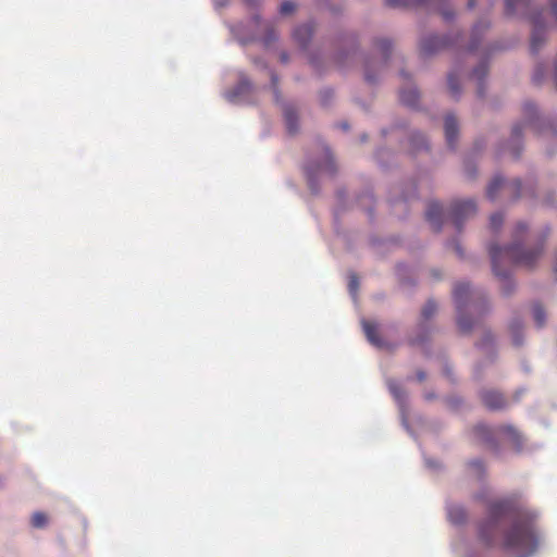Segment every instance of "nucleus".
<instances>
[{
	"mask_svg": "<svg viewBox=\"0 0 557 557\" xmlns=\"http://www.w3.org/2000/svg\"><path fill=\"white\" fill-rule=\"evenodd\" d=\"M548 1L550 4L552 12H553L555 18H557V0H548Z\"/></svg>",
	"mask_w": 557,
	"mask_h": 557,
	"instance_id": "39",
	"label": "nucleus"
},
{
	"mask_svg": "<svg viewBox=\"0 0 557 557\" xmlns=\"http://www.w3.org/2000/svg\"><path fill=\"white\" fill-rule=\"evenodd\" d=\"M488 26H490V24L486 22H479L478 24L474 25V27L472 29V42L470 44V46L468 48L469 51H474L476 49L479 36L481 35V33L486 30L488 28Z\"/></svg>",
	"mask_w": 557,
	"mask_h": 557,
	"instance_id": "19",
	"label": "nucleus"
},
{
	"mask_svg": "<svg viewBox=\"0 0 557 557\" xmlns=\"http://www.w3.org/2000/svg\"><path fill=\"white\" fill-rule=\"evenodd\" d=\"M513 156H515L516 158H518V157H519V152H513Z\"/></svg>",
	"mask_w": 557,
	"mask_h": 557,
	"instance_id": "52",
	"label": "nucleus"
},
{
	"mask_svg": "<svg viewBox=\"0 0 557 557\" xmlns=\"http://www.w3.org/2000/svg\"><path fill=\"white\" fill-rule=\"evenodd\" d=\"M362 326L368 341L374 346L381 347L382 341L379 335L377 326L369 321H363Z\"/></svg>",
	"mask_w": 557,
	"mask_h": 557,
	"instance_id": "15",
	"label": "nucleus"
},
{
	"mask_svg": "<svg viewBox=\"0 0 557 557\" xmlns=\"http://www.w3.org/2000/svg\"><path fill=\"white\" fill-rule=\"evenodd\" d=\"M448 88L453 97L457 98L460 95V86L456 73H449L447 77Z\"/></svg>",
	"mask_w": 557,
	"mask_h": 557,
	"instance_id": "21",
	"label": "nucleus"
},
{
	"mask_svg": "<svg viewBox=\"0 0 557 557\" xmlns=\"http://www.w3.org/2000/svg\"><path fill=\"white\" fill-rule=\"evenodd\" d=\"M388 388L391 394L399 404L405 401V392L396 382H388Z\"/></svg>",
	"mask_w": 557,
	"mask_h": 557,
	"instance_id": "25",
	"label": "nucleus"
},
{
	"mask_svg": "<svg viewBox=\"0 0 557 557\" xmlns=\"http://www.w3.org/2000/svg\"><path fill=\"white\" fill-rule=\"evenodd\" d=\"M321 171L327 172L331 175L335 173V165L327 149L325 150V160L323 163H319L315 169L307 168L308 183L312 191H315L314 175Z\"/></svg>",
	"mask_w": 557,
	"mask_h": 557,
	"instance_id": "10",
	"label": "nucleus"
},
{
	"mask_svg": "<svg viewBox=\"0 0 557 557\" xmlns=\"http://www.w3.org/2000/svg\"><path fill=\"white\" fill-rule=\"evenodd\" d=\"M493 338H492V335L488 333V334H485L484 336V339H483V343L481 344L482 346L483 345H487L490 343H492Z\"/></svg>",
	"mask_w": 557,
	"mask_h": 557,
	"instance_id": "40",
	"label": "nucleus"
},
{
	"mask_svg": "<svg viewBox=\"0 0 557 557\" xmlns=\"http://www.w3.org/2000/svg\"><path fill=\"white\" fill-rule=\"evenodd\" d=\"M417 377L421 382V381H423L425 379V373L423 371H418L417 372Z\"/></svg>",
	"mask_w": 557,
	"mask_h": 557,
	"instance_id": "42",
	"label": "nucleus"
},
{
	"mask_svg": "<svg viewBox=\"0 0 557 557\" xmlns=\"http://www.w3.org/2000/svg\"><path fill=\"white\" fill-rule=\"evenodd\" d=\"M532 35H531V51L537 53L542 46L546 42L547 27L542 16V12L531 16Z\"/></svg>",
	"mask_w": 557,
	"mask_h": 557,
	"instance_id": "7",
	"label": "nucleus"
},
{
	"mask_svg": "<svg viewBox=\"0 0 557 557\" xmlns=\"http://www.w3.org/2000/svg\"><path fill=\"white\" fill-rule=\"evenodd\" d=\"M284 117L288 133L295 134L298 131V117L295 109L292 107H286L284 109Z\"/></svg>",
	"mask_w": 557,
	"mask_h": 557,
	"instance_id": "16",
	"label": "nucleus"
},
{
	"mask_svg": "<svg viewBox=\"0 0 557 557\" xmlns=\"http://www.w3.org/2000/svg\"><path fill=\"white\" fill-rule=\"evenodd\" d=\"M481 400L490 410H502L507 406L504 395L493 389L483 391L481 393Z\"/></svg>",
	"mask_w": 557,
	"mask_h": 557,
	"instance_id": "9",
	"label": "nucleus"
},
{
	"mask_svg": "<svg viewBox=\"0 0 557 557\" xmlns=\"http://www.w3.org/2000/svg\"><path fill=\"white\" fill-rule=\"evenodd\" d=\"M555 83H556V86H557V62H556V65H555Z\"/></svg>",
	"mask_w": 557,
	"mask_h": 557,
	"instance_id": "47",
	"label": "nucleus"
},
{
	"mask_svg": "<svg viewBox=\"0 0 557 557\" xmlns=\"http://www.w3.org/2000/svg\"><path fill=\"white\" fill-rule=\"evenodd\" d=\"M436 304L433 300H429L422 308V317L428 320L432 318L436 312Z\"/></svg>",
	"mask_w": 557,
	"mask_h": 557,
	"instance_id": "26",
	"label": "nucleus"
},
{
	"mask_svg": "<svg viewBox=\"0 0 557 557\" xmlns=\"http://www.w3.org/2000/svg\"><path fill=\"white\" fill-rule=\"evenodd\" d=\"M426 0H385V3L393 8L411 7L423 4Z\"/></svg>",
	"mask_w": 557,
	"mask_h": 557,
	"instance_id": "24",
	"label": "nucleus"
},
{
	"mask_svg": "<svg viewBox=\"0 0 557 557\" xmlns=\"http://www.w3.org/2000/svg\"><path fill=\"white\" fill-rule=\"evenodd\" d=\"M469 468L473 471L474 474H476L479 476L484 473V465L479 459L470 461Z\"/></svg>",
	"mask_w": 557,
	"mask_h": 557,
	"instance_id": "33",
	"label": "nucleus"
},
{
	"mask_svg": "<svg viewBox=\"0 0 557 557\" xmlns=\"http://www.w3.org/2000/svg\"><path fill=\"white\" fill-rule=\"evenodd\" d=\"M296 10V3L292 0H285L280 8L281 14H290Z\"/></svg>",
	"mask_w": 557,
	"mask_h": 557,
	"instance_id": "32",
	"label": "nucleus"
},
{
	"mask_svg": "<svg viewBox=\"0 0 557 557\" xmlns=\"http://www.w3.org/2000/svg\"><path fill=\"white\" fill-rule=\"evenodd\" d=\"M530 4V0H506L505 12L507 15H513L518 11L525 10Z\"/></svg>",
	"mask_w": 557,
	"mask_h": 557,
	"instance_id": "18",
	"label": "nucleus"
},
{
	"mask_svg": "<svg viewBox=\"0 0 557 557\" xmlns=\"http://www.w3.org/2000/svg\"><path fill=\"white\" fill-rule=\"evenodd\" d=\"M488 518L480 524L479 536L488 547L530 557L539 548L537 513L524 506L518 495L488 504Z\"/></svg>",
	"mask_w": 557,
	"mask_h": 557,
	"instance_id": "1",
	"label": "nucleus"
},
{
	"mask_svg": "<svg viewBox=\"0 0 557 557\" xmlns=\"http://www.w3.org/2000/svg\"><path fill=\"white\" fill-rule=\"evenodd\" d=\"M30 523L36 529H42L48 524V517L45 512L37 511L32 516Z\"/></svg>",
	"mask_w": 557,
	"mask_h": 557,
	"instance_id": "23",
	"label": "nucleus"
},
{
	"mask_svg": "<svg viewBox=\"0 0 557 557\" xmlns=\"http://www.w3.org/2000/svg\"><path fill=\"white\" fill-rule=\"evenodd\" d=\"M343 128H344V129H347V128H348V125H347V124H343Z\"/></svg>",
	"mask_w": 557,
	"mask_h": 557,
	"instance_id": "51",
	"label": "nucleus"
},
{
	"mask_svg": "<svg viewBox=\"0 0 557 557\" xmlns=\"http://www.w3.org/2000/svg\"><path fill=\"white\" fill-rule=\"evenodd\" d=\"M475 213L476 205L473 200H458L451 203L449 214L456 227L460 230L462 222L473 216Z\"/></svg>",
	"mask_w": 557,
	"mask_h": 557,
	"instance_id": "6",
	"label": "nucleus"
},
{
	"mask_svg": "<svg viewBox=\"0 0 557 557\" xmlns=\"http://www.w3.org/2000/svg\"><path fill=\"white\" fill-rule=\"evenodd\" d=\"M504 223V216L500 213H494L490 218V227L492 231L496 232L500 228Z\"/></svg>",
	"mask_w": 557,
	"mask_h": 557,
	"instance_id": "27",
	"label": "nucleus"
},
{
	"mask_svg": "<svg viewBox=\"0 0 557 557\" xmlns=\"http://www.w3.org/2000/svg\"><path fill=\"white\" fill-rule=\"evenodd\" d=\"M445 136L449 147H454L458 135V123L454 115L448 114L445 117Z\"/></svg>",
	"mask_w": 557,
	"mask_h": 557,
	"instance_id": "12",
	"label": "nucleus"
},
{
	"mask_svg": "<svg viewBox=\"0 0 557 557\" xmlns=\"http://www.w3.org/2000/svg\"><path fill=\"white\" fill-rule=\"evenodd\" d=\"M359 287L358 277L356 275H351L348 283V288L351 294H356Z\"/></svg>",
	"mask_w": 557,
	"mask_h": 557,
	"instance_id": "34",
	"label": "nucleus"
},
{
	"mask_svg": "<svg viewBox=\"0 0 557 557\" xmlns=\"http://www.w3.org/2000/svg\"><path fill=\"white\" fill-rule=\"evenodd\" d=\"M322 101L325 102L326 97H331V91L326 90L322 94Z\"/></svg>",
	"mask_w": 557,
	"mask_h": 557,
	"instance_id": "44",
	"label": "nucleus"
},
{
	"mask_svg": "<svg viewBox=\"0 0 557 557\" xmlns=\"http://www.w3.org/2000/svg\"><path fill=\"white\" fill-rule=\"evenodd\" d=\"M528 233V226L519 222L512 231V243L509 246L500 247L498 245L490 246V256L494 274L504 280L506 284H510L509 268L510 265H522L532 268L540 259L543 249V240L533 248H524L523 240Z\"/></svg>",
	"mask_w": 557,
	"mask_h": 557,
	"instance_id": "2",
	"label": "nucleus"
},
{
	"mask_svg": "<svg viewBox=\"0 0 557 557\" xmlns=\"http://www.w3.org/2000/svg\"><path fill=\"white\" fill-rule=\"evenodd\" d=\"M532 314L537 327H543L546 323V312L541 304L532 306Z\"/></svg>",
	"mask_w": 557,
	"mask_h": 557,
	"instance_id": "20",
	"label": "nucleus"
},
{
	"mask_svg": "<svg viewBox=\"0 0 557 557\" xmlns=\"http://www.w3.org/2000/svg\"><path fill=\"white\" fill-rule=\"evenodd\" d=\"M503 288H504V293H505V294H508V293L510 292V290H509V289H507L506 287H503Z\"/></svg>",
	"mask_w": 557,
	"mask_h": 557,
	"instance_id": "50",
	"label": "nucleus"
},
{
	"mask_svg": "<svg viewBox=\"0 0 557 557\" xmlns=\"http://www.w3.org/2000/svg\"><path fill=\"white\" fill-rule=\"evenodd\" d=\"M472 432L474 441L478 444H481L493 451L498 450L496 435L504 436L517 450H521L523 445L522 435L512 425H502L497 429H492L485 424H476Z\"/></svg>",
	"mask_w": 557,
	"mask_h": 557,
	"instance_id": "4",
	"label": "nucleus"
},
{
	"mask_svg": "<svg viewBox=\"0 0 557 557\" xmlns=\"http://www.w3.org/2000/svg\"><path fill=\"white\" fill-rule=\"evenodd\" d=\"M454 300L457 309V324L462 333L470 332L487 310L485 299L473 292L468 283L460 282L454 287Z\"/></svg>",
	"mask_w": 557,
	"mask_h": 557,
	"instance_id": "3",
	"label": "nucleus"
},
{
	"mask_svg": "<svg viewBox=\"0 0 557 557\" xmlns=\"http://www.w3.org/2000/svg\"><path fill=\"white\" fill-rule=\"evenodd\" d=\"M475 1H476V0H469V2H468V7H469L470 9H472V8L474 7V4H475Z\"/></svg>",
	"mask_w": 557,
	"mask_h": 557,
	"instance_id": "46",
	"label": "nucleus"
},
{
	"mask_svg": "<svg viewBox=\"0 0 557 557\" xmlns=\"http://www.w3.org/2000/svg\"><path fill=\"white\" fill-rule=\"evenodd\" d=\"M271 39H275V36H274V35H272V34L270 35V37H269V39L267 40V42H268V41H270Z\"/></svg>",
	"mask_w": 557,
	"mask_h": 557,
	"instance_id": "49",
	"label": "nucleus"
},
{
	"mask_svg": "<svg viewBox=\"0 0 557 557\" xmlns=\"http://www.w3.org/2000/svg\"><path fill=\"white\" fill-rule=\"evenodd\" d=\"M448 519L454 524H462L467 520V512L460 505H450L447 508Z\"/></svg>",
	"mask_w": 557,
	"mask_h": 557,
	"instance_id": "14",
	"label": "nucleus"
},
{
	"mask_svg": "<svg viewBox=\"0 0 557 557\" xmlns=\"http://www.w3.org/2000/svg\"><path fill=\"white\" fill-rule=\"evenodd\" d=\"M250 87H251L250 82L246 78H243L239 82L238 86L236 87V90H235L233 97L240 96V95L245 94L246 91H248L250 89Z\"/></svg>",
	"mask_w": 557,
	"mask_h": 557,
	"instance_id": "30",
	"label": "nucleus"
},
{
	"mask_svg": "<svg viewBox=\"0 0 557 557\" xmlns=\"http://www.w3.org/2000/svg\"><path fill=\"white\" fill-rule=\"evenodd\" d=\"M523 113L525 119H528L529 123L533 122V116L536 113V108L533 103L527 102L523 106Z\"/></svg>",
	"mask_w": 557,
	"mask_h": 557,
	"instance_id": "31",
	"label": "nucleus"
},
{
	"mask_svg": "<svg viewBox=\"0 0 557 557\" xmlns=\"http://www.w3.org/2000/svg\"><path fill=\"white\" fill-rule=\"evenodd\" d=\"M313 35V27L310 24H305L294 30L295 40L302 47H306Z\"/></svg>",
	"mask_w": 557,
	"mask_h": 557,
	"instance_id": "13",
	"label": "nucleus"
},
{
	"mask_svg": "<svg viewBox=\"0 0 557 557\" xmlns=\"http://www.w3.org/2000/svg\"><path fill=\"white\" fill-rule=\"evenodd\" d=\"M543 75H544L543 70L541 67L536 69L534 76H533V82L535 84H540L542 82Z\"/></svg>",
	"mask_w": 557,
	"mask_h": 557,
	"instance_id": "36",
	"label": "nucleus"
},
{
	"mask_svg": "<svg viewBox=\"0 0 557 557\" xmlns=\"http://www.w3.org/2000/svg\"><path fill=\"white\" fill-rule=\"evenodd\" d=\"M487 74V66L485 63H481L479 66H476L472 72V77L476 78L479 83L481 84V81L486 76ZM478 94L480 97L483 96L482 94V87L479 86Z\"/></svg>",
	"mask_w": 557,
	"mask_h": 557,
	"instance_id": "22",
	"label": "nucleus"
},
{
	"mask_svg": "<svg viewBox=\"0 0 557 557\" xmlns=\"http://www.w3.org/2000/svg\"><path fill=\"white\" fill-rule=\"evenodd\" d=\"M455 250H456V252H457L460 257H462V256H463L462 250H461V248H460V245H459V244H456V245H455Z\"/></svg>",
	"mask_w": 557,
	"mask_h": 557,
	"instance_id": "43",
	"label": "nucleus"
},
{
	"mask_svg": "<svg viewBox=\"0 0 557 557\" xmlns=\"http://www.w3.org/2000/svg\"><path fill=\"white\" fill-rule=\"evenodd\" d=\"M417 137L419 138V140H420V143H421V144H424V138H423V136H422V135H418Z\"/></svg>",
	"mask_w": 557,
	"mask_h": 557,
	"instance_id": "48",
	"label": "nucleus"
},
{
	"mask_svg": "<svg viewBox=\"0 0 557 557\" xmlns=\"http://www.w3.org/2000/svg\"><path fill=\"white\" fill-rule=\"evenodd\" d=\"M376 47L381 51L382 55L387 59L388 52L392 48V44L387 39H380L376 41Z\"/></svg>",
	"mask_w": 557,
	"mask_h": 557,
	"instance_id": "29",
	"label": "nucleus"
},
{
	"mask_svg": "<svg viewBox=\"0 0 557 557\" xmlns=\"http://www.w3.org/2000/svg\"><path fill=\"white\" fill-rule=\"evenodd\" d=\"M453 45L445 37L429 36L421 40L420 52L426 57Z\"/></svg>",
	"mask_w": 557,
	"mask_h": 557,
	"instance_id": "8",
	"label": "nucleus"
},
{
	"mask_svg": "<svg viewBox=\"0 0 557 557\" xmlns=\"http://www.w3.org/2000/svg\"><path fill=\"white\" fill-rule=\"evenodd\" d=\"M510 331L512 334L513 344L517 346L521 345L522 344L521 325L519 323L515 322L510 325Z\"/></svg>",
	"mask_w": 557,
	"mask_h": 557,
	"instance_id": "28",
	"label": "nucleus"
},
{
	"mask_svg": "<svg viewBox=\"0 0 557 557\" xmlns=\"http://www.w3.org/2000/svg\"><path fill=\"white\" fill-rule=\"evenodd\" d=\"M281 60H282V62H284V63H285V62H287V54H286L285 52H282V53H281Z\"/></svg>",
	"mask_w": 557,
	"mask_h": 557,
	"instance_id": "45",
	"label": "nucleus"
},
{
	"mask_svg": "<svg viewBox=\"0 0 557 557\" xmlns=\"http://www.w3.org/2000/svg\"><path fill=\"white\" fill-rule=\"evenodd\" d=\"M271 81H272V87H273V90H274V94L276 96V100L278 99V94H277V77L274 73H271Z\"/></svg>",
	"mask_w": 557,
	"mask_h": 557,
	"instance_id": "38",
	"label": "nucleus"
},
{
	"mask_svg": "<svg viewBox=\"0 0 557 557\" xmlns=\"http://www.w3.org/2000/svg\"><path fill=\"white\" fill-rule=\"evenodd\" d=\"M425 218L434 231L440 232L444 219V211L442 206L435 201L430 202L425 212Z\"/></svg>",
	"mask_w": 557,
	"mask_h": 557,
	"instance_id": "11",
	"label": "nucleus"
},
{
	"mask_svg": "<svg viewBox=\"0 0 557 557\" xmlns=\"http://www.w3.org/2000/svg\"><path fill=\"white\" fill-rule=\"evenodd\" d=\"M522 133V125L517 124L512 127L511 137L512 139H519Z\"/></svg>",
	"mask_w": 557,
	"mask_h": 557,
	"instance_id": "35",
	"label": "nucleus"
},
{
	"mask_svg": "<svg viewBox=\"0 0 557 557\" xmlns=\"http://www.w3.org/2000/svg\"><path fill=\"white\" fill-rule=\"evenodd\" d=\"M499 189H505L511 200H517L520 197L521 182L519 180H513L507 183L500 176H495L487 186V197L491 200H495Z\"/></svg>",
	"mask_w": 557,
	"mask_h": 557,
	"instance_id": "5",
	"label": "nucleus"
},
{
	"mask_svg": "<svg viewBox=\"0 0 557 557\" xmlns=\"http://www.w3.org/2000/svg\"><path fill=\"white\" fill-rule=\"evenodd\" d=\"M366 81L369 82V83H373L374 82V77L370 74V71L369 69L366 70Z\"/></svg>",
	"mask_w": 557,
	"mask_h": 557,
	"instance_id": "41",
	"label": "nucleus"
},
{
	"mask_svg": "<svg viewBox=\"0 0 557 557\" xmlns=\"http://www.w3.org/2000/svg\"><path fill=\"white\" fill-rule=\"evenodd\" d=\"M399 99L401 103L408 107H416L419 100V94L416 88L401 89L399 92Z\"/></svg>",
	"mask_w": 557,
	"mask_h": 557,
	"instance_id": "17",
	"label": "nucleus"
},
{
	"mask_svg": "<svg viewBox=\"0 0 557 557\" xmlns=\"http://www.w3.org/2000/svg\"><path fill=\"white\" fill-rule=\"evenodd\" d=\"M441 15L443 16L444 20L449 21L454 17V12L450 10L442 9Z\"/></svg>",
	"mask_w": 557,
	"mask_h": 557,
	"instance_id": "37",
	"label": "nucleus"
}]
</instances>
